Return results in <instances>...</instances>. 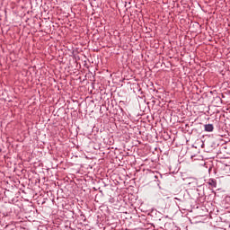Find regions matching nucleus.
Here are the masks:
<instances>
[{"label":"nucleus","instance_id":"f03ea898","mask_svg":"<svg viewBox=\"0 0 230 230\" xmlns=\"http://www.w3.org/2000/svg\"><path fill=\"white\" fill-rule=\"evenodd\" d=\"M208 184L211 186V188H217V180L209 179Z\"/></svg>","mask_w":230,"mask_h":230},{"label":"nucleus","instance_id":"f257e3e1","mask_svg":"<svg viewBox=\"0 0 230 230\" xmlns=\"http://www.w3.org/2000/svg\"><path fill=\"white\" fill-rule=\"evenodd\" d=\"M204 128L206 132H213V130H215L213 124H207L204 126Z\"/></svg>","mask_w":230,"mask_h":230}]
</instances>
